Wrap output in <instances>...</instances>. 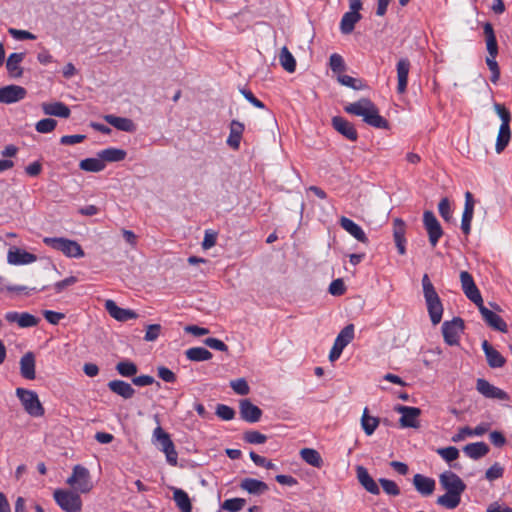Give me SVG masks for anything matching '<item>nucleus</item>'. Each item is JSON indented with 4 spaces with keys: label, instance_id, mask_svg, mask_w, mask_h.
<instances>
[{
    "label": "nucleus",
    "instance_id": "1",
    "mask_svg": "<svg viewBox=\"0 0 512 512\" xmlns=\"http://www.w3.org/2000/svg\"><path fill=\"white\" fill-rule=\"evenodd\" d=\"M439 483L446 493L437 498V505L449 510L457 508L461 502V495L466 490L464 481L456 473L447 470L440 474Z\"/></svg>",
    "mask_w": 512,
    "mask_h": 512
},
{
    "label": "nucleus",
    "instance_id": "2",
    "mask_svg": "<svg viewBox=\"0 0 512 512\" xmlns=\"http://www.w3.org/2000/svg\"><path fill=\"white\" fill-rule=\"evenodd\" d=\"M345 112L362 117L363 121L377 129H389V122L379 114L377 106L368 98H361L344 107Z\"/></svg>",
    "mask_w": 512,
    "mask_h": 512
},
{
    "label": "nucleus",
    "instance_id": "3",
    "mask_svg": "<svg viewBox=\"0 0 512 512\" xmlns=\"http://www.w3.org/2000/svg\"><path fill=\"white\" fill-rule=\"evenodd\" d=\"M422 288L431 323L437 325L442 320L444 309L428 274H424L422 277Z\"/></svg>",
    "mask_w": 512,
    "mask_h": 512
},
{
    "label": "nucleus",
    "instance_id": "4",
    "mask_svg": "<svg viewBox=\"0 0 512 512\" xmlns=\"http://www.w3.org/2000/svg\"><path fill=\"white\" fill-rule=\"evenodd\" d=\"M43 243L50 248L62 252L69 258H82L85 253L81 245L75 241L64 237H45Z\"/></svg>",
    "mask_w": 512,
    "mask_h": 512
},
{
    "label": "nucleus",
    "instance_id": "5",
    "mask_svg": "<svg viewBox=\"0 0 512 512\" xmlns=\"http://www.w3.org/2000/svg\"><path fill=\"white\" fill-rule=\"evenodd\" d=\"M158 426L153 431V438L158 442L160 450L166 455L167 462L175 466L177 465L178 454L170 435L160 426L158 416H155Z\"/></svg>",
    "mask_w": 512,
    "mask_h": 512
},
{
    "label": "nucleus",
    "instance_id": "6",
    "mask_svg": "<svg viewBox=\"0 0 512 512\" xmlns=\"http://www.w3.org/2000/svg\"><path fill=\"white\" fill-rule=\"evenodd\" d=\"M16 395L19 398L24 410L30 416L41 417L44 415L45 410L35 391L24 388H17Z\"/></svg>",
    "mask_w": 512,
    "mask_h": 512
},
{
    "label": "nucleus",
    "instance_id": "7",
    "mask_svg": "<svg viewBox=\"0 0 512 512\" xmlns=\"http://www.w3.org/2000/svg\"><path fill=\"white\" fill-rule=\"evenodd\" d=\"M53 496L55 502L65 512H80L82 509L81 497L76 492L57 489Z\"/></svg>",
    "mask_w": 512,
    "mask_h": 512
},
{
    "label": "nucleus",
    "instance_id": "8",
    "mask_svg": "<svg viewBox=\"0 0 512 512\" xmlns=\"http://www.w3.org/2000/svg\"><path fill=\"white\" fill-rule=\"evenodd\" d=\"M465 328L464 321L460 317H454L442 324L444 342L449 346H457L460 343V336Z\"/></svg>",
    "mask_w": 512,
    "mask_h": 512
},
{
    "label": "nucleus",
    "instance_id": "9",
    "mask_svg": "<svg viewBox=\"0 0 512 512\" xmlns=\"http://www.w3.org/2000/svg\"><path fill=\"white\" fill-rule=\"evenodd\" d=\"M67 484L81 493L89 492L92 489L89 470L82 465H75L72 475L67 479Z\"/></svg>",
    "mask_w": 512,
    "mask_h": 512
},
{
    "label": "nucleus",
    "instance_id": "10",
    "mask_svg": "<svg viewBox=\"0 0 512 512\" xmlns=\"http://www.w3.org/2000/svg\"><path fill=\"white\" fill-rule=\"evenodd\" d=\"M394 410L401 414L399 419L400 426L402 428H419V417L422 413L418 407L397 405Z\"/></svg>",
    "mask_w": 512,
    "mask_h": 512
},
{
    "label": "nucleus",
    "instance_id": "11",
    "mask_svg": "<svg viewBox=\"0 0 512 512\" xmlns=\"http://www.w3.org/2000/svg\"><path fill=\"white\" fill-rule=\"evenodd\" d=\"M423 224L431 246L435 247L443 235V229L432 211L426 210L423 213Z\"/></svg>",
    "mask_w": 512,
    "mask_h": 512
},
{
    "label": "nucleus",
    "instance_id": "12",
    "mask_svg": "<svg viewBox=\"0 0 512 512\" xmlns=\"http://www.w3.org/2000/svg\"><path fill=\"white\" fill-rule=\"evenodd\" d=\"M476 305L478 306V309L481 313L483 320L489 327L503 333H506L508 331V326L506 322L498 314L488 309L484 305L483 301L479 302V304Z\"/></svg>",
    "mask_w": 512,
    "mask_h": 512
},
{
    "label": "nucleus",
    "instance_id": "13",
    "mask_svg": "<svg viewBox=\"0 0 512 512\" xmlns=\"http://www.w3.org/2000/svg\"><path fill=\"white\" fill-rule=\"evenodd\" d=\"M460 282L464 294L470 301H472L474 304H479V302H482L481 293L469 272L461 271Z\"/></svg>",
    "mask_w": 512,
    "mask_h": 512
},
{
    "label": "nucleus",
    "instance_id": "14",
    "mask_svg": "<svg viewBox=\"0 0 512 512\" xmlns=\"http://www.w3.org/2000/svg\"><path fill=\"white\" fill-rule=\"evenodd\" d=\"M476 390L485 398L502 401L509 399L508 394L504 390L492 385L489 381L483 378L477 379Z\"/></svg>",
    "mask_w": 512,
    "mask_h": 512
},
{
    "label": "nucleus",
    "instance_id": "15",
    "mask_svg": "<svg viewBox=\"0 0 512 512\" xmlns=\"http://www.w3.org/2000/svg\"><path fill=\"white\" fill-rule=\"evenodd\" d=\"M27 95L24 87L18 85H7L0 88V103L13 104L23 100Z\"/></svg>",
    "mask_w": 512,
    "mask_h": 512
},
{
    "label": "nucleus",
    "instance_id": "16",
    "mask_svg": "<svg viewBox=\"0 0 512 512\" xmlns=\"http://www.w3.org/2000/svg\"><path fill=\"white\" fill-rule=\"evenodd\" d=\"M241 418L248 423H256L262 417V410L254 405L249 399H242L239 402Z\"/></svg>",
    "mask_w": 512,
    "mask_h": 512
},
{
    "label": "nucleus",
    "instance_id": "17",
    "mask_svg": "<svg viewBox=\"0 0 512 512\" xmlns=\"http://www.w3.org/2000/svg\"><path fill=\"white\" fill-rule=\"evenodd\" d=\"M474 205L475 201L473 195L471 192L467 191L465 193L464 211L461 219V230L466 236H468L471 232V222L474 214Z\"/></svg>",
    "mask_w": 512,
    "mask_h": 512
},
{
    "label": "nucleus",
    "instance_id": "18",
    "mask_svg": "<svg viewBox=\"0 0 512 512\" xmlns=\"http://www.w3.org/2000/svg\"><path fill=\"white\" fill-rule=\"evenodd\" d=\"M105 309L111 317L120 322H126L138 317V314L134 310L121 308L113 300H106Z\"/></svg>",
    "mask_w": 512,
    "mask_h": 512
},
{
    "label": "nucleus",
    "instance_id": "19",
    "mask_svg": "<svg viewBox=\"0 0 512 512\" xmlns=\"http://www.w3.org/2000/svg\"><path fill=\"white\" fill-rule=\"evenodd\" d=\"M36 260V255L17 247L10 248L7 253V262L11 265H27Z\"/></svg>",
    "mask_w": 512,
    "mask_h": 512
},
{
    "label": "nucleus",
    "instance_id": "20",
    "mask_svg": "<svg viewBox=\"0 0 512 512\" xmlns=\"http://www.w3.org/2000/svg\"><path fill=\"white\" fill-rule=\"evenodd\" d=\"M332 126L338 133H340L350 141L357 140L358 133L354 125L345 118L341 116H334L332 118Z\"/></svg>",
    "mask_w": 512,
    "mask_h": 512
},
{
    "label": "nucleus",
    "instance_id": "21",
    "mask_svg": "<svg viewBox=\"0 0 512 512\" xmlns=\"http://www.w3.org/2000/svg\"><path fill=\"white\" fill-rule=\"evenodd\" d=\"M103 119L119 131L134 133L137 130L136 124L130 118L107 114L103 116Z\"/></svg>",
    "mask_w": 512,
    "mask_h": 512
},
{
    "label": "nucleus",
    "instance_id": "22",
    "mask_svg": "<svg viewBox=\"0 0 512 512\" xmlns=\"http://www.w3.org/2000/svg\"><path fill=\"white\" fill-rule=\"evenodd\" d=\"M5 319L10 323L16 322L21 328L34 327L39 322L37 317L28 312H7Z\"/></svg>",
    "mask_w": 512,
    "mask_h": 512
},
{
    "label": "nucleus",
    "instance_id": "23",
    "mask_svg": "<svg viewBox=\"0 0 512 512\" xmlns=\"http://www.w3.org/2000/svg\"><path fill=\"white\" fill-rule=\"evenodd\" d=\"M410 67H411L410 61L407 58H401L397 62V65H396L397 79H398L397 92L399 94L404 93L407 89L408 75H409Z\"/></svg>",
    "mask_w": 512,
    "mask_h": 512
},
{
    "label": "nucleus",
    "instance_id": "24",
    "mask_svg": "<svg viewBox=\"0 0 512 512\" xmlns=\"http://www.w3.org/2000/svg\"><path fill=\"white\" fill-rule=\"evenodd\" d=\"M393 237L398 253L404 255L406 253L405 222L400 218H395L393 221Z\"/></svg>",
    "mask_w": 512,
    "mask_h": 512
},
{
    "label": "nucleus",
    "instance_id": "25",
    "mask_svg": "<svg viewBox=\"0 0 512 512\" xmlns=\"http://www.w3.org/2000/svg\"><path fill=\"white\" fill-rule=\"evenodd\" d=\"M340 226L359 242L368 243L369 240L364 230L353 220L343 216L340 219Z\"/></svg>",
    "mask_w": 512,
    "mask_h": 512
},
{
    "label": "nucleus",
    "instance_id": "26",
    "mask_svg": "<svg viewBox=\"0 0 512 512\" xmlns=\"http://www.w3.org/2000/svg\"><path fill=\"white\" fill-rule=\"evenodd\" d=\"M357 479L366 491L373 495L380 494V488L374 479L368 473V470L363 466L357 467Z\"/></svg>",
    "mask_w": 512,
    "mask_h": 512
},
{
    "label": "nucleus",
    "instance_id": "27",
    "mask_svg": "<svg viewBox=\"0 0 512 512\" xmlns=\"http://www.w3.org/2000/svg\"><path fill=\"white\" fill-rule=\"evenodd\" d=\"M413 485L422 496H429L435 490V480L422 474H415Z\"/></svg>",
    "mask_w": 512,
    "mask_h": 512
},
{
    "label": "nucleus",
    "instance_id": "28",
    "mask_svg": "<svg viewBox=\"0 0 512 512\" xmlns=\"http://www.w3.org/2000/svg\"><path fill=\"white\" fill-rule=\"evenodd\" d=\"M20 373L21 376L27 380L35 379V356L32 352H27L21 357Z\"/></svg>",
    "mask_w": 512,
    "mask_h": 512
},
{
    "label": "nucleus",
    "instance_id": "29",
    "mask_svg": "<svg viewBox=\"0 0 512 512\" xmlns=\"http://www.w3.org/2000/svg\"><path fill=\"white\" fill-rule=\"evenodd\" d=\"M41 108L43 113L49 116L68 118L71 114L69 107L63 102L43 103Z\"/></svg>",
    "mask_w": 512,
    "mask_h": 512
},
{
    "label": "nucleus",
    "instance_id": "30",
    "mask_svg": "<svg viewBox=\"0 0 512 512\" xmlns=\"http://www.w3.org/2000/svg\"><path fill=\"white\" fill-rule=\"evenodd\" d=\"M25 53L14 52L9 55L6 61V68L11 78H20L23 75V69L20 63L23 61Z\"/></svg>",
    "mask_w": 512,
    "mask_h": 512
},
{
    "label": "nucleus",
    "instance_id": "31",
    "mask_svg": "<svg viewBox=\"0 0 512 512\" xmlns=\"http://www.w3.org/2000/svg\"><path fill=\"white\" fill-rule=\"evenodd\" d=\"M107 386L110 389V391L123 397L124 399H130L135 394V389L131 386V384L123 380L109 381Z\"/></svg>",
    "mask_w": 512,
    "mask_h": 512
},
{
    "label": "nucleus",
    "instance_id": "32",
    "mask_svg": "<svg viewBox=\"0 0 512 512\" xmlns=\"http://www.w3.org/2000/svg\"><path fill=\"white\" fill-rule=\"evenodd\" d=\"M483 32L485 35L486 49L489 56L497 57L498 55V43L493 26L490 22L483 24Z\"/></svg>",
    "mask_w": 512,
    "mask_h": 512
},
{
    "label": "nucleus",
    "instance_id": "33",
    "mask_svg": "<svg viewBox=\"0 0 512 512\" xmlns=\"http://www.w3.org/2000/svg\"><path fill=\"white\" fill-rule=\"evenodd\" d=\"M463 452L469 458L478 460L488 454L489 446L485 442L469 443L463 447Z\"/></svg>",
    "mask_w": 512,
    "mask_h": 512
},
{
    "label": "nucleus",
    "instance_id": "34",
    "mask_svg": "<svg viewBox=\"0 0 512 512\" xmlns=\"http://www.w3.org/2000/svg\"><path fill=\"white\" fill-rule=\"evenodd\" d=\"M362 18L360 13L354 12H346L341 18L340 21V31L344 35L351 34L355 28L356 23H358Z\"/></svg>",
    "mask_w": 512,
    "mask_h": 512
},
{
    "label": "nucleus",
    "instance_id": "35",
    "mask_svg": "<svg viewBox=\"0 0 512 512\" xmlns=\"http://www.w3.org/2000/svg\"><path fill=\"white\" fill-rule=\"evenodd\" d=\"M244 131V125L236 120H233L230 124V134L227 139V144L237 150L240 146L242 133Z\"/></svg>",
    "mask_w": 512,
    "mask_h": 512
},
{
    "label": "nucleus",
    "instance_id": "36",
    "mask_svg": "<svg viewBox=\"0 0 512 512\" xmlns=\"http://www.w3.org/2000/svg\"><path fill=\"white\" fill-rule=\"evenodd\" d=\"M240 487L250 494L259 495L268 490V485L254 478H245L241 481Z\"/></svg>",
    "mask_w": 512,
    "mask_h": 512
},
{
    "label": "nucleus",
    "instance_id": "37",
    "mask_svg": "<svg viewBox=\"0 0 512 512\" xmlns=\"http://www.w3.org/2000/svg\"><path fill=\"white\" fill-rule=\"evenodd\" d=\"M127 153L120 148L110 147L98 152V157L105 162H120L125 159Z\"/></svg>",
    "mask_w": 512,
    "mask_h": 512
},
{
    "label": "nucleus",
    "instance_id": "38",
    "mask_svg": "<svg viewBox=\"0 0 512 512\" xmlns=\"http://www.w3.org/2000/svg\"><path fill=\"white\" fill-rule=\"evenodd\" d=\"M511 139V129L510 124L508 125H500L496 144H495V151L500 154L505 150V148L508 146Z\"/></svg>",
    "mask_w": 512,
    "mask_h": 512
},
{
    "label": "nucleus",
    "instance_id": "39",
    "mask_svg": "<svg viewBox=\"0 0 512 512\" xmlns=\"http://www.w3.org/2000/svg\"><path fill=\"white\" fill-rule=\"evenodd\" d=\"M300 456L307 464L315 468H321L323 466L324 462L320 453L313 448L301 449Z\"/></svg>",
    "mask_w": 512,
    "mask_h": 512
},
{
    "label": "nucleus",
    "instance_id": "40",
    "mask_svg": "<svg viewBox=\"0 0 512 512\" xmlns=\"http://www.w3.org/2000/svg\"><path fill=\"white\" fill-rule=\"evenodd\" d=\"M354 339V325H346L337 335L334 345L344 350V348Z\"/></svg>",
    "mask_w": 512,
    "mask_h": 512
},
{
    "label": "nucleus",
    "instance_id": "41",
    "mask_svg": "<svg viewBox=\"0 0 512 512\" xmlns=\"http://www.w3.org/2000/svg\"><path fill=\"white\" fill-rule=\"evenodd\" d=\"M187 359L194 362H201L210 360L213 355L204 347H191L185 351Z\"/></svg>",
    "mask_w": 512,
    "mask_h": 512
},
{
    "label": "nucleus",
    "instance_id": "42",
    "mask_svg": "<svg viewBox=\"0 0 512 512\" xmlns=\"http://www.w3.org/2000/svg\"><path fill=\"white\" fill-rule=\"evenodd\" d=\"M279 62L284 70L293 73L296 70V60L286 46L282 47L279 54Z\"/></svg>",
    "mask_w": 512,
    "mask_h": 512
},
{
    "label": "nucleus",
    "instance_id": "43",
    "mask_svg": "<svg viewBox=\"0 0 512 512\" xmlns=\"http://www.w3.org/2000/svg\"><path fill=\"white\" fill-rule=\"evenodd\" d=\"M173 499L181 512H191L192 505L188 494L182 489H175Z\"/></svg>",
    "mask_w": 512,
    "mask_h": 512
},
{
    "label": "nucleus",
    "instance_id": "44",
    "mask_svg": "<svg viewBox=\"0 0 512 512\" xmlns=\"http://www.w3.org/2000/svg\"><path fill=\"white\" fill-rule=\"evenodd\" d=\"M379 425V419L377 417L370 416L368 414V408H365L361 418V426L366 435H372Z\"/></svg>",
    "mask_w": 512,
    "mask_h": 512
},
{
    "label": "nucleus",
    "instance_id": "45",
    "mask_svg": "<svg viewBox=\"0 0 512 512\" xmlns=\"http://www.w3.org/2000/svg\"><path fill=\"white\" fill-rule=\"evenodd\" d=\"M79 167L87 172H100L104 170L105 163L101 158H86L80 161Z\"/></svg>",
    "mask_w": 512,
    "mask_h": 512
},
{
    "label": "nucleus",
    "instance_id": "46",
    "mask_svg": "<svg viewBox=\"0 0 512 512\" xmlns=\"http://www.w3.org/2000/svg\"><path fill=\"white\" fill-rule=\"evenodd\" d=\"M116 371L123 377H132L137 373L138 368L134 362L124 360L117 363Z\"/></svg>",
    "mask_w": 512,
    "mask_h": 512
},
{
    "label": "nucleus",
    "instance_id": "47",
    "mask_svg": "<svg viewBox=\"0 0 512 512\" xmlns=\"http://www.w3.org/2000/svg\"><path fill=\"white\" fill-rule=\"evenodd\" d=\"M246 500L243 498L226 499L222 504V509L228 512H239L244 508Z\"/></svg>",
    "mask_w": 512,
    "mask_h": 512
},
{
    "label": "nucleus",
    "instance_id": "48",
    "mask_svg": "<svg viewBox=\"0 0 512 512\" xmlns=\"http://www.w3.org/2000/svg\"><path fill=\"white\" fill-rule=\"evenodd\" d=\"M486 359L491 368H501L506 363V359L495 348L486 355Z\"/></svg>",
    "mask_w": 512,
    "mask_h": 512
},
{
    "label": "nucleus",
    "instance_id": "49",
    "mask_svg": "<svg viewBox=\"0 0 512 512\" xmlns=\"http://www.w3.org/2000/svg\"><path fill=\"white\" fill-rule=\"evenodd\" d=\"M436 452L447 463H451V462L455 461L456 459H458V457H459V450L454 446L438 448L436 450Z\"/></svg>",
    "mask_w": 512,
    "mask_h": 512
},
{
    "label": "nucleus",
    "instance_id": "50",
    "mask_svg": "<svg viewBox=\"0 0 512 512\" xmlns=\"http://www.w3.org/2000/svg\"><path fill=\"white\" fill-rule=\"evenodd\" d=\"M379 483L383 489V491L390 496H398L400 495L401 491L399 486L396 484L395 481L386 479V478H380Z\"/></svg>",
    "mask_w": 512,
    "mask_h": 512
},
{
    "label": "nucleus",
    "instance_id": "51",
    "mask_svg": "<svg viewBox=\"0 0 512 512\" xmlns=\"http://www.w3.org/2000/svg\"><path fill=\"white\" fill-rule=\"evenodd\" d=\"M57 126V121L52 118H45L38 121L35 129L38 133L46 134L52 132Z\"/></svg>",
    "mask_w": 512,
    "mask_h": 512
},
{
    "label": "nucleus",
    "instance_id": "52",
    "mask_svg": "<svg viewBox=\"0 0 512 512\" xmlns=\"http://www.w3.org/2000/svg\"><path fill=\"white\" fill-rule=\"evenodd\" d=\"M243 439L249 444H263L267 440V436L256 430H249L243 434Z\"/></svg>",
    "mask_w": 512,
    "mask_h": 512
},
{
    "label": "nucleus",
    "instance_id": "53",
    "mask_svg": "<svg viewBox=\"0 0 512 512\" xmlns=\"http://www.w3.org/2000/svg\"><path fill=\"white\" fill-rule=\"evenodd\" d=\"M230 387L236 394L241 396H245L250 392V387L244 378H238L230 381Z\"/></svg>",
    "mask_w": 512,
    "mask_h": 512
},
{
    "label": "nucleus",
    "instance_id": "54",
    "mask_svg": "<svg viewBox=\"0 0 512 512\" xmlns=\"http://www.w3.org/2000/svg\"><path fill=\"white\" fill-rule=\"evenodd\" d=\"M338 81L349 88L354 90H361L364 87L363 81L361 79H356L349 75H339Z\"/></svg>",
    "mask_w": 512,
    "mask_h": 512
},
{
    "label": "nucleus",
    "instance_id": "55",
    "mask_svg": "<svg viewBox=\"0 0 512 512\" xmlns=\"http://www.w3.org/2000/svg\"><path fill=\"white\" fill-rule=\"evenodd\" d=\"M215 414L224 421H230L235 417V410L225 404H218L216 406Z\"/></svg>",
    "mask_w": 512,
    "mask_h": 512
},
{
    "label": "nucleus",
    "instance_id": "56",
    "mask_svg": "<svg viewBox=\"0 0 512 512\" xmlns=\"http://www.w3.org/2000/svg\"><path fill=\"white\" fill-rule=\"evenodd\" d=\"M330 69L335 73L343 72L346 69L344 59L341 55L333 53L329 58Z\"/></svg>",
    "mask_w": 512,
    "mask_h": 512
},
{
    "label": "nucleus",
    "instance_id": "57",
    "mask_svg": "<svg viewBox=\"0 0 512 512\" xmlns=\"http://www.w3.org/2000/svg\"><path fill=\"white\" fill-rule=\"evenodd\" d=\"M5 289L8 291V292H12V293H17V294H24V295H31L32 292H38V291H43L45 289H47V286H43L41 289H37V288H29L27 286H24V285H7L5 287Z\"/></svg>",
    "mask_w": 512,
    "mask_h": 512
},
{
    "label": "nucleus",
    "instance_id": "58",
    "mask_svg": "<svg viewBox=\"0 0 512 512\" xmlns=\"http://www.w3.org/2000/svg\"><path fill=\"white\" fill-rule=\"evenodd\" d=\"M440 216L447 222L452 218V210L448 198H442L438 204Z\"/></svg>",
    "mask_w": 512,
    "mask_h": 512
},
{
    "label": "nucleus",
    "instance_id": "59",
    "mask_svg": "<svg viewBox=\"0 0 512 512\" xmlns=\"http://www.w3.org/2000/svg\"><path fill=\"white\" fill-rule=\"evenodd\" d=\"M494 110L501 119V125H508L511 122L510 111L502 104L495 103Z\"/></svg>",
    "mask_w": 512,
    "mask_h": 512
},
{
    "label": "nucleus",
    "instance_id": "60",
    "mask_svg": "<svg viewBox=\"0 0 512 512\" xmlns=\"http://www.w3.org/2000/svg\"><path fill=\"white\" fill-rule=\"evenodd\" d=\"M504 469L499 463H494L490 468L487 469L485 477L489 481H494L503 476Z\"/></svg>",
    "mask_w": 512,
    "mask_h": 512
},
{
    "label": "nucleus",
    "instance_id": "61",
    "mask_svg": "<svg viewBox=\"0 0 512 512\" xmlns=\"http://www.w3.org/2000/svg\"><path fill=\"white\" fill-rule=\"evenodd\" d=\"M329 293L333 296H341L345 293L346 287L341 278L333 280L329 285Z\"/></svg>",
    "mask_w": 512,
    "mask_h": 512
},
{
    "label": "nucleus",
    "instance_id": "62",
    "mask_svg": "<svg viewBox=\"0 0 512 512\" xmlns=\"http://www.w3.org/2000/svg\"><path fill=\"white\" fill-rule=\"evenodd\" d=\"M158 377L167 383H174L176 381V375L173 371L165 366L157 368Z\"/></svg>",
    "mask_w": 512,
    "mask_h": 512
},
{
    "label": "nucleus",
    "instance_id": "63",
    "mask_svg": "<svg viewBox=\"0 0 512 512\" xmlns=\"http://www.w3.org/2000/svg\"><path fill=\"white\" fill-rule=\"evenodd\" d=\"M160 331H161V326L159 324L148 325L145 336H144L145 341H148V342L155 341L159 337Z\"/></svg>",
    "mask_w": 512,
    "mask_h": 512
},
{
    "label": "nucleus",
    "instance_id": "64",
    "mask_svg": "<svg viewBox=\"0 0 512 512\" xmlns=\"http://www.w3.org/2000/svg\"><path fill=\"white\" fill-rule=\"evenodd\" d=\"M204 343L208 347H210L212 349H215L217 351H221V352L228 351V346L222 340H220V339L210 337V338H206L204 340Z\"/></svg>",
    "mask_w": 512,
    "mask_h": 512
}]
</instances>
